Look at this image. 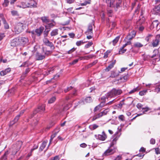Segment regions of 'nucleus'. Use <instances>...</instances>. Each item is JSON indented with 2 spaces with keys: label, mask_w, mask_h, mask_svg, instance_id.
Returning a JSON list of instances; mask_svg holds the SVG:
<instances>
[{
  "label": "nucleus",
  "mask_w": 160,
  "mask_h": 160,
  "mask_svg": "<svg viewBox=\"0 0 160 160\" xmlns=\"http://www.w3.org/2000/svg\"><path fill=\"white\" fill-rule=\"evenodd\" d=\"M122 92L121 90H117L113 88L111 91L108 93V98L114 97L120 94Z\"/></svg>",
  "instance_id": "obj_1"
},
{
  "label": "nucleus",
  "mask_w": 160,
  "mask_h": 160,
  "mask_svg": "<svg viewBox=\"0 0 160 160\" xmlns=\"http://www.w3.org/2000/svg\"><path fill=\"white\" fill-rule=\"evenodd\" d=\"M23 29V25L21 22H18L15 24L14 28V31L17 34L21 32Z\"/></svg>",
  "instance_id": "obj_2"
},
{
  "label": "nucleus",
  "mask_w": 160,
  "mask_h": 160,
  "mask_svg": "<svg viewBox=\"0 0 160 160\" xmlns=\"http://www.w3.org/2000/svg\"><path fill=\"white\" fill-rule=\"evenodd\" d=\"M44 28L43 27H40L38 29H37L33 31L29 32L31 33L33 38H35V35H37L38 36H40L44 30Z\"/></svg>",
  "instance_id": "obj_3"
},
{
  "label": "nucleus",
  "mask_w": 160,
  "mask_h": 160,
  "mask_svg": "<svg viewBox=\"0 0 160 160\" xmlns=\"http://www.w3.org/2000/svg\"><path fill=\"white\" fill-rule=\"evenodd\" d=\"M160 42V35H157L155 39L153 40L149 46L153 47H157L159 44Z\"/></svg>",
  "instance_id": "obj_4"
},
{
  "label": "nucleus",
  "mask_w": 160,
  "mask_h": 160,
  "mask_svg": "<svg viewBox=\"0 0 160 160\" xmlns=\"http://www.w3.org/2000/svg\"><path fill=\"white\" fill-rule=\"evenodd\" d=\"M116 152V149L115 148H112L110 147L103 154V156H108L113 154Z\"/></svg>",
  "instance_id": "obj_5"
},
{
  "label": "nucleus",
  "mask_w": 160,
  "mask_h": 160,
  "mask_svg": "<svg viewBox=\"0 0 160 160\" xmlns=\"http://www.w3.org/2000/svg\"><path fill=\"white\" fill-rule=\"evenodd\" d=\"M106 2L108 4H109L110 7H113L116 5L117 8L119 6V4L121 2V0L119 1L118 3L116 2L115 0H106Z\"/></svg>",
  "instance_id": "obj_6"
},
{
  "label": "nucleus",
  "mask_w": 160,
  "mask_h": 160,
  "mask_svg": "<svg viewBox=\"0 0 160 160\" xmlns=\"http://www.w3.org/2000/svg\"><path fill=\"white\" fill-rule=\"evenodd\" d=\"M120 136V135L118 134V132H117L114 134V138L113 139L112 142L110 144V147H112L116 143V142L119 138Z\"/></svg>",
  "instance_id": "obj_7"
},
{
  "label": "nucleus",
  "mask_w": 160,
  "mask_h": 160,
  "mask_svg": "<svg viewBox=\"0 0 160 160\" xmlns=\"http://www.w3.org/2000/svg\"><path fill=\"white\" fill-rule=\"evenodd\" d=\"M92 102V99L90 97H87L83 100L78 101L77 103L76 106H78V104H81L82 105L86 103H90Z\"/></svg>",
  "instance_id": "obj_8"
},
{
  "label": "nucleus",
  "mask_w": 160,
  "mask_h": 160,
  "mask_svg": "<svg viewBox=\"0 0 160 160\" xmlns=\"http://www.w3.org/2000/svg\"><path fill=\"white\" fill-rule=\"evenodd\" d=\"M22 142L21 141H18L16 144L14 145V147L16 148V150H15L13 152V154H15L19 150L20 148L22 145Z\"/></svg>",
  "instance_id": "obj_9"
},
{
  "label": "nucleus",
  "mask_w": 160,
  "mask_h": 160,
  "mask_svg": "<svg viewBox=\"0 0 160 160\" xmlns=\"http://www.w3.org/2000/svg\"><path fill=\"white\" fill-rule=\"evenodd\" d=\"M11 45L13 47L20 45V42L18 38H17L12 40L11 42Z\"/></svg>",
  "instance_id": "obj_10"
},
{
  "label": "nucleus",
  "mask_w": 160,
  "mask_h": 160,
  "mask_svg": "<svg viewBox=\"0 0 160 160\" xmlns=\"http://www.w3.org/2000/svg\"><path fill=\"white\" fill-rule=\"evenodd\" d=\"M159 23L158 21L155 20L153 21L151 25V28H156L157 30H158L160 28V26H159Z\"/></svg>",
  "instance_id": "obj_11"
},
{
  "label": "nucleus",
  "mask_w": 160,
  "mask_h": 160,
  "mask_svg": "<svg viewBox=\"0 0 160 160\" xmlns=\"http://www.w3.org/2000/svg\"><path fill=\"white\" fill-rule=\"evenodd\" d=\"M24 110H22L20 112V113L18 115L16 116V117L14 118L13 121L11 122H10V125H12L14 124V123L17 122L18 120V119H19V117L21 116V115L22 114L24 113Z\"/></svg>",
  "instance_id": "obj_12"
},
{
  "label": "nucleus",
  "mask_w": 160,
  "mask_h": 160,
  "mask_svg": "<svg viewBox=\"0 0 160 160\" xmlns=\"http://www.w3.org/2000/svg\"><path fill=\"white\" fill-rule=\"evenodd\" d=\"M20 42V45H24L26 44L28 41L27 38L25 37H21L18 38Z\"/></svg>",
  "instance_id": "obj_13"
},
{
  "label": "nucleus",
  "mask_w": 160,
  "mask_h": 160,
  "mask_svg": "<svg viewBox=\"0 0 160 160\" xmlns=\"http://www.w3.org/2000/svg\"><path fill=\"white\" fill-rule=\"evenodd\" d=\"M44 42L46 45L50 47L51 49H54V47L53 43L52 42H50L48 39H45L44 40Z\"/></svg>",
  "instance_id": "obj_14"
},
{
  "label": "nucleus",
  "mask_w": 160,
  "mask_h": 160,
  "mask_svg": "<svg viewBox=\"0 0 160 160\" xmlns=\"http://www.w3.org/2000/svg\"><path fill=\"white\" fill-rule=\"evenodd\" d=\"M152 14L157 15L160 13V7L159 6L155 7L151 11Z\"/></svg>",
  "instance_id": "obj_15"
},
{
  "label": "nucleus",
  "mask_w": 160,
  "mask_h": 160,
  "mask_svg": "<svg viewBox=\"0 0 160 160\" xmlns=\"http://www.w3.org/2000/svg\"><path fill=\"white\" fill-rule=\"evenodd\" d=\"M55 133L53 134L52 135H51V136L50 142H49V145H48V147L49 146V145H50V144L51 143V141H52V140L53 139V138L55 137L57 135V133L60 131V128H56L55 129Z\"/></svg>",
  "instance_id": "obj_16"
},
{
  "label": "nucleus",
  "mask_w": 160,
  "mask_h": 160,
  "mask_svg": "<svg viewBox=\"0 0 160 160\" xmlns=\"http://www.w3.org/2000/svg\"><path fill=\"white\" fill-rule=\"evenodd\" d=\"M135 36V32L134 31H132L131 32L129 33L128 35L127 36L125 39L130 40L133 38Z\"/></svg>",
  "instance_id": "obj_17"
},
{
  "label": "nucleus",
  "mask_w": 160,
  "mask_h": 160,
  "mask_svg": "<svg viewBox=\"0 0 160 160\" xmlns=\"http://www.w3.org/2000/svg\"><path fill=\"white\" fill-rule=\"evenodd\" d=\"M45 110V105H42L39 106L38 108L34 111L33 113L34 114L36 113L37 112H43Z\"/></svg>",
  "instance_id": "obj_18"
},
{
  "label": "nucleus",
  "mask_w": 160,
  "mask_h": 160,
  "mask_svg": "<svg viewBox=\"0 0 160 160\" xmlns=\"http://www.w3.org/2000/svg\"><path fill=\"white\" fill-rule=\"evenodd\" d=\"M85 34L87 35L92 34V24L89 25L88 29L85 32Z\"/></svg>",
  "instance_id": "obj_19"
},
{
  "label": "nucleus",
  "mask_w": 160,
  "mask_h": 160,
  "mask_svg": "<svg viewBox=\"0 0 160 160\" xmlns=\"http://www.w3.org/2000/svg\"><path fill=\"white\" fill-rule=\"evenodd\" d=\"M28 4L29 8L37 7V3L34 0H31L28 2Z\"/></svg>",
  "instance_id": "obj_20"
},
{
  "label": "nucleus",
  "mask_w": 160,
  "mask_h": 160,
  "mask_svg": "<svg viewBox=\"0 0 160 160\" xmlns=\"http://www.w3.org/2000/svg\"><path fill=\"white\" fill-rule=\"evenodd\" d=\"M107 135L104 133V132H103L102 134H99L98 135V138L100 140L104 141L107 138Z\"/></svg>",
  "instance_id": "obj_21"
},
{
  "label": "nucleus",
  "mask_w": 160,
  "mask_h": 160,
  "mask_svg": "<svg viewBox=\"0 0 160 160\" xmlns=\"http://www.w3.org/2000/svg\"><path fill=\"white\" fill-rule=\"evenodd\" d=\"M11 70V69L10 68H8L4 70L1 71L0 72V74L1 76H3L10 72Z\"/></svg>",
  "instance_id": "obj_22"
},
{
  "label": "nucleus",
  "mask_w": 160,
  "mask_h": 160,
  "mask_svg": "<svg viewBox=\"0 0 160 160\" xmlns=\"http://www.w3.org/2000/svg\"><path fill=\"white\" fill-rule=\"evenodd\" d=\"M2 15H0V17H1L2 20L3 22V24H4V28L6 29H8L9 28V25L6 22V21L5 20V18L3 17H2Z\"/></svg>",
  "instance_id": "obj_23"
},
{
  "label": "nucleus",
  "mask_w": 160,
  "mask_h": 160,
  "mask_svg": "<svg viewBox=\"0 0 160 160\" xmlns=\"http://www.w3.org/2000/svg\"><path fill=\"white\" fill-rule=\"evenodd\" d=\"M116 62V60H115L113 61L109 65V66L106 68V71H108L112 68L114 66L115 63Z\"/></svg>",
  "instance_id": "obj_24"
},
{
  "label": "nucleus",
  "mask_w": 160,
  "mask_h": 160,
  "mask_svg": "<svg viewBox=\"0 0 160 160\" xmlns=\"http://www.w3.org/2000/svg\"><path fill=\"white\" fill-rule=\"evenodd\" d=\"M45 58V56L41 53H37L36 54V58L38 60H42Z\"/></svg>",
  "instance_id": "obj_25"
},
{
  "label": "nucleus",
  "mask_w": 160,
  "mask_h": 160,
  "mask_svg": "<svg viewBox=\"0 0 160 160\" xmlns=\"http://www.w3.org/2000/svg\"><path fill=\"white\" fill-rule=\"evenodd\" d=\"M58 31L59 30L57 29L53 30L51 32V36L53 37L57 35L58 34Z\"/></svg>",
  "instance_id": "obj_26"
},
{
  "label": "nucleus",
  "mask_w": 160,
  "mask_h": 160,
  "mask_svg": "<svg viewBox=\"0 0 160 160\" xmlns=\"http://www.w3.org/2000/svg\"><path fill=\"white\" fill-rule=\"evenodd\" d=\"M17 6L20 8H29L28 3H26V2H21L20 5H18Z\"/></svg>",
  "instance_id": "obj_27"
},
{
  "label": "nucleus",
  "mask_w": 160,
  "mask_h": 160,
  "mask_svg": "<svg viewBox=\"0 0 160 160\" xmlns=\"http://www.w3.org/2000/svg\"><path fill=\"white\" fill-rule=\"evenodd\" d=\"M159 53V49H154L153 51V55L151 57V58H154L156 56H157Z\"/></svg>",
  "instance_id": "obj_28"
},
{
  "label": "nucleus",
  "mask_w": 160,
  "mask_h": 160,
  "mask_svg": "<svg viewBox=\"0 0 160 160\" xmlns=\"http://www.w3.org/2000/svg\"><path fill=\"white\" fill-rule=\"evenodd\" d=\"M120 73V72H114L113 71H112L111 72V75L110 76V77L112 78H115L118 76Z\"/></svg>",
  "instance_id": "obj_29"
},
{
  "label": "nucleus",
  "mask_w": 160,
  "mask_h": 160,
  "mask_svg": "<svg viewBox=\"0 0 160 160\" xmlns=\"http://www.w3.org/2000/svg\"><path fill=\"white\" fill-rule=\"evenodd\" d=\"M47 142L48 141L47 140L46 141H44L42 142L41 146L39 148V150L40 151H42L43 150L47 145Z\"/></svg>",
  "instance_id": "obj_30"
},
{
  "label": "nucleus",
  "mask_w": 160,
  "mask_h": 160,
  "mask_svg": "<svg viewBox=\"0 0 160 160\" xmlns=\"http://www.w3.org/2000/svg\"><path fill=\"white\" fill-rule=\"evenodd\" d=\"M105 102H101L100 104L95 108L94 109L95 111H96L97 110H98L99 109V108H102L105 105Z\"/></svg>",
  "instance_id": "obj_31"
},
{
  "label": "nucleus",
  "mask_w": 160,
  "mask_h": 160,
  "mask_svg": "<svg viewBox=\"0 0 160 160\" xmlns=\"http://www.w3.org/2000/svg\"><path fill=\"white\" fill-rule=\"evenodd\" d=\"M155 87V88L154 89V92L157 93L160 92V83L156 84Z\"/></svg>",
  "instance_id": "obj_32"
},
{
  "label": "nucleus",
  "mask_w": 160,
  "mask_h": 160,
  "mask_svg": "<svg viewBox=\"0 0 160 160\" xmlns=\"http://www.w3.org/2000/svg\"><path fill=\"white\" fill-rule=\"evenodd\" d=\"M41 19L44 23H48L49 22V20L48 17H43L41 18Z\"/></svg>",
  "instance_id": "obj_33"
},
{
  "label": "nucleus",
  "mask_w": 160,
  "mask_h": 160,
  "mask_svg": "<svg viewBox=\"0 0 160 160\" xmlns=\"http://www.w3.org/2000/svg\"><path fill=\"white\" fill-rule=\"evenodd\" d=\"M91 2V0H86L83 3L80 4L82 6H86L88 4H90Z\"/></svg>",
  "instance_id": "obj_34"
},
{
  "label": "nucleus",
  "mask_w": 160,
  "mask_h": 160,
  "mask_svg": "<svg viewBox=\"0 0 160 160\" xmlns=\"http://www.w3.org/2000/svg\"><path fill=\"white\" fill-rule=\"evenodd\" d=\"M93 57V55H90L88 56H85L84 57H79V58L78 59H79V60H82L83 59H87L88 58H92Z\"/></svg>",
  "instance_id": "obj_35"
},
{
  "label": "nucleus",
  "mask_w": 160,
  "mask_h": 160,
  "mask_svg": "<svg viewBox=\"0 0 160 160\" xmlns=\"http://www.w3.org/2000/svg\"><path fill=\"white\" fill-rule=\"evenodd\" d=\"M98 127V126L96 124H94L89 126L90 128L92 130H94Z\"/></svg>",
  "instance_id": "obj_36"
},
{
  "label": "nucleus",
  "mask_w": 160,
  "mask_h": 160,
  "mask_svg": "<svg viewBox=\"0 0 160 160\" xmlns=\"http://www.w3.org/2000/svg\"><path fill=\"white\" fill-rule=\"evenodd\" d=\"M109 111V109H106L104 110L102 112L99 113V114H101V117L103 115H105L107 114V113Z\"/></svg>",
  "instance_id": "obj_37"
},
{
  "label": "nucleus",
  "mask_w": 160,
  "mask_h": 160,
  "mask_svg": "<svg viewBox=\"0 0 160 160\" xmlns=\"http://www.w3.org/2000/svg\"><path fill=\"white\" fill-rule=\"evenodd\" d=\"M143 46V45L139 42H136L134 43V47L136 48H140Z\"/></svg>",
  "instance_id": "obj_38"
},
{
  "label": "nucleus",
  "mask_w": 160,
  "mask_h": 160,
  "mask_svg": "<svg viewBox=\"0 0 160 160\" xmlns=\"http://www.w3.org/2000/svg\"><path fill=\"white\" fill-rule=\"evenodd\" d=\"M56 99V98L55 97H52L48 100V103L51 104L53 103L55 101Z\"/></svg>",
  "instance_id": "obj_39"
},
{
  "label": "nucleus",
  "mask_w": 160,
  "mask_h": 160,
  "mask_svg": "<svg viewBox=\"0 0 160 160\" xmlns=\"http://www.w3.org/2000/svg\"><path fill=\"white\" fill-rule=\"evenodd\" d=\"M142 110H143V113L142 114H138V115L137 116L142 115V114L144 113L145 112H147L148 111L150 110V109L146 107L145 108H142Z\"/></svg>",
  "instance_id": "obj_40"
},
{
  "label": "nucleus",
  "mask_w": 160,
  "mask_h": 160,
  "mask_svg": "<svg viewBox=\"0 0 160 160\" xmlns=\"http://www.w3.org/2000/svg\"><path fill=\"white\" fill-rule=\"evenodd\" d=\"M140 88L139 87H137L136 88L133 89L132 90H131L129 92V93L131 94L134 93V92L139 90Z\"/></svg>",
  "instance_id": "obj_41"
},
{
  "label": "nucleus",
  "mask_w": 160,
  "mask_h": 160,
  "mask_svg": "<svg viewBox=\"0 0 160 160\" xmlns=\"http://www.w3.org/2000/svg\"><path fill=\"white\" fill-rule=\"evenodd\" d=\"M8 154V151L5 152L3 156L1 158V160H5L7 159V155Z\"/></svg>",
  "instance_id": "obj_42"
},
{
  "label": "nucleus",
  "mask_w": 160,
  "mask_h": 160,
  "mask_svg": "<svg viewBox=\"0 0 160 160\" xmlns=\"http://www.w3.org/2000/svg\"><path fill=\"white\" fill-rule=\"evenodd\" d=\"M101 114L99 113L97 115H94L92 119V120L93 121H94L96 119L101 117Z\"/></svg>",
  "instance_id": "obj_43"
},
{
  "label": "nucleus",
  "mask_w": 160,
  "mask_h": 160,
  "mask_svg": "<svg viewBox=\"0 0 160 160\" xmlns=\"http://www.w3.org/2000/svg\"><path fill=\"white\" fill-rule=\"evenodd\" d=\"M108 93L106 94L105 96H102L101 98V102H105L106 98H108Z\"/></svg>",
  "instance_id": "obj_44"
},
{
  "label": "nucleus",
  "mask_w": 160,
  "mask_h": 160,
  "mask_svg": "<svg viewBox=\"0 0 160 160\" xmlns=\"http://www.w3.org/2000/svg\"><path fill=\"white\" fill-rule=\"evenodd\" d=\"M120 37L119 36H118L116 37L112 41V42L113 45H115L117 42L118 41Z\"/></svg>",
  "instance_id": "obj_45"
},
{
  "label": "nucleus",
  "mask_w": 160,
  "mask_h": 160,
  "mask_svg": "<svg viewBox=\"0 0 160 160\" xmlns=\"http://www.w3.org/2000/svg\"><path fill=\"white\" fill-rule=\"evenodd\" d=\"M147 90L141 91L139 92V94L141 96L144 95L146 92H147Z\"/></svg>",
  "instance_id": "obj_46"
},
{
  "label": "nucleus",
  "mask_w": 160,
  "mask_h": 160,
  "mask_svg": "<svg viewBox=\"0 0 160 160\" xmlns=\"http://www.w3.org/2000/svg\"><path fill=\"white\" fill-rule=\"evenodd\" d=\"M85 43V42H83V41H79L77 42L76 44L77 46H80L82 44Z\"/></svg>",
  "instance_id": "obj_47"
},
{
  "label": "nucleus",
  "mask_w": 160,
  "mask_h": 160,
  "mask_svg": "<svg viewBox=\"0 0 160 160\" xmlns=\"http://www.w3.org/2000/svg\"><path fill=\"white\" fill-rule=\"evenodd\" d=\"M126 50V49H124V48L122 49V47H121L119 50V53L120 54H122L125 52Z\"/></svg>",
  "instance_id": "obj_48"
},
{
  "label": "nucleus",
  "mask_w": 160,
  "mask_h": 160,
  "mask_svg": "<svg viewBox=\"0 0 160 160\" xmlns=\"http://www.w3.org/2000/svg\"><path fill=\"white\" fill-rule=\"evenodd\" d=\"M92 44L93 43L92 42H89L88 44H86L85 46V48H88L90 47Z\"/></svg>",
  "instance_id": "obj_49"
},
{
  "label": "nucleus",
  "mask_w": 160,
  "mask_h": 160,
  "mask_svg": "<svg viewBox=\"0 0 160 160\" xmlns=\"http://www.w3.org/2000/svg\"><path fill=\"white\" fill-rule=\"evenodd\" d=\"M13 16H18L19 14L17 11H12L11 12Z\"/></svg>",
  "instance_id": "obj_50"
},
{
  "label": "nucleus",
  "mask_w": 160,
  "mask_h": 160,
  "mask_svg": "<svg viewBox=\"0 0 160 160\" xmlns=\"http://www.w3.org/2000/svg\"><path fill=\"white\" fill-rule=\"evenodd\" d=\"M60 158L58 156H56L54 157H52L50 159V160H59Z\"/></svg>",
  "instance_id": "obj_51"
},
{
  "label": "nucleus",
  "mask_w": 160,
  "mask_h": 160,
  "mask_svg": "<svg viewBox=\"0 0 160 160\" xmlns=\"http://www.w3.org/2000/svg\"><path fill=\"white\" fill-rule=\"evenodd\" d=\"M131 44V42L130 41H127V42L123 45L122 46V49L124 48L127 45H130Z\"/></svg>",
  "instance_id": "obj_52"
},
{
  "label": "nucleus",
  "mask_w": 160,
  "mask_h": 160,
  "mask_svg": "<svg viewBox=\"0 0 160 160\" xmlns=\"http://www.w3.org/2000/svg\"><path fill=\"white\" fill-rule=\"evenodd\" d=\"M118 118L119 120L122 121H124L125 117L123 115H121L119 116Z\"/></svg>",
  "instance_id": "obj_53"
},
{
  "label": "nucleus",
  "mask_w": 160,
  "mask_h": 160,
  "mask_svg": "<svg viewBox=\"0 0 160 160\" xmlns=\"http://www.w3.org/2000/svg\"><path fill=\"white\" fill-rule=\"evenodd\" d=\"M110 52V51H107L104 54V58H107L108 57V55Z\"/></svg>",
  "instance_id": "obj_54"
},
{
  "label": "nucleus",
  "mask_w": 160,
  "mask_h": 160,
  "mask_svg": "<svg viewBox=\"0 0 160 160\" xmlns=\"http://www.w3.org/2000/svg\"><path fill=\"white\" fill-rule=\"evenodd\" d=\"M71 107V105H66L63 108V110L66 111L68 110L70 107Z\"/></svg>",
  "instance_id": "obj_55"
},
{
  "label": "nucleus",
  "mask_w": 160,
  "mask_h": 160,
  "mask_svg": "<svg viewBox=\"0 0 160 160\" xmlns=\"http://www.w3.org/2000/svg\"><path fill=\"white\" fill-rule=\"evenodd\" d=\"M124 104L123 101L120 102L117 105V106L119 108H121L122 107V105Z\"/></svg>",
  "instance_id": "obj_56"
},
{
  "label": "nucleus",
  "mask_w": 160,
  "mask_h": 160,
  "mask_svg": "<svg viewBox=\"0 0 160 160\" xmlns=\"http://www.w3.org/2000/svg\"><path fill=\"white\" fill-rule=\"evenodd\" d=\"M54 68L52 67L50 68H49L48 70V72L46 73V74L47 75L49 74H50L51 73L50 72H51L52 73V71L54 70Z\"/></svg>",
  "instance_id": "obj_57"
},
{
  "label": "nucleus",
  "mask_w": 160,
  "mask_h": 160,
  "mask_svg": "<svg viewBox=\"0 0 160 160\" xmlns=\"http://www.w3.org/2000/svg\"><path fill=\"white\" fill-rule=\"evenodd\" d=\"M137 107L138 109H142L143 108V105H142L141 103H139L137 104Z\"/></svg>",
  "instance_id": "obj_58"
},
{
  "label": "nucleus",
  "mask_w": 160,
  "mask_h": 160,
  "mask_svg": "<svg viewBox=\"0 0 160 160\" xmlns=\"http://www.w3.org/2000/svg\"><path fill=\"white\" fill-rule=\"evenodd\" d=\"M9 1L8 0H5L4 2L3 3V5L5 7H7L8 6L9 4Z\"/></svg>",
  "instance_id": "obj_59"
},
{
  "label": "nucleus",
  "mask_w": 160,
  "mask_h": 160,
  "mask_svg": "<svg viewBox=\"0 0 160 160\" xmlns=\"http://www.w3.org/2000/svg\"><path fill=\"white\" fill-rule=\"evenodd\" d=\"M79 61V59H76L74 60L72 62L70 63L71 65H74L77 63Z\"/></svg>",
  "instance_id": "obj_60"
},
{
  "label": "nucleus",
  "mask_w": 160,
  "mask_h": 160,
  "mask_svg": "<svg viewBox=\"0 0 160 160\" xmlns=\"http://www.w3.org/2000/svg\"><path fill=\"white\" fill-rule=\"evenodd\" d=\"M76 50V49L74 48H73L69 50L68 52V53L69 54L73 52H74Z\"/></svg>",
  "instance_id": "obj_61"
},
{
  "label": "nucleus",
  "mask_w": 160,
  "mask_h": 160,
  "mask_svg": "<svg viewBox=\"0 0 160 160\" xmlns=\"http://www.w3.org/2000/svg\"><path fill=\"white\" fill-rule=\"evenodd\" d=\"M152 35L151 34H149L148 36L146 38L145 40L147 42H148L149 41L150 38Z\"/></svg>",
  "instance_id": "obj_62"
},
{
  "label": "nucleus",
  "mask_w": 160,
  "mask_h": 160,
  "mask_svg": "<svg viewBox=\"0 0 160 160\" xmlns=\"http://www.w3.org/2000/svg\"><path fill=\"white\" fill-rule=\"evenodd\" d=\"M72 87L71 86L68 87L66 89H65L64 90V91L65 92H67L68 91H69L72 88Z\"/></svg>",
  "instance_id": "obj_63"
},
{
  "label": "nucleus",
  "mask_w": 160,
  "mask_h": 160,
  "mask_svg": "<svg viewBox=\"0 0 160 160\" xmlns=\"http://www.w3.org/2000/svg\"><path fill=\"white\" fill-rule=\"evenodd\" d=\"M156 153L157 154H160V150L159 148H157L155 149Z\"/></svg>",
  "instance_id": "obj_64"
}]
</instances>
